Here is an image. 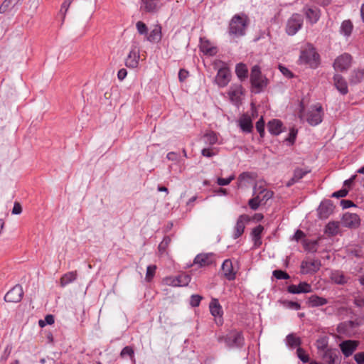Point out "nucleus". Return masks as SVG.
<instances>
[{
  "label": "nucleus",
  "instance_id": "obj_48",
  "mask_svg": "<svg viewBox=\"0 0 364 364\" xmlns=\"http://www.w3.org/2000/svg\"><path fill=\"white\" fill-rule=\"evenodd\" d=\"M296 354L298 358L304 363L309 362L310 358L308 354L306 353V351L302 348L299 347L296 349Z\"/></svg>",
  "mask_w": 364,
  "mask_h": 364
},
{
  "label": "nucleus",
  "instance_id": "obj_46",
  "mask_svg": "<svg viewBox=\"0 0 364 364\" xmlns=\"http://www.w3.org/2000/svg\"><path fill=\"white\" fill-rule=\"evenodd\" d=\"M264 120L263 119V117H261L259 120L256 122V129L259 134V136L261 138H263L264 136Z\"/></svg>",
  "mask_w": 364,
  "mask_h": 364
},
{
  "label": "nucleus",
  "instance_id": "obj_1",
  "mask_svg": "<svg viewBox=\"0 0 364 364\" xmlns=\"http://www.w3.org/2000/svg\"><path fill=\"white\" fill-rule=\"evenodd\" d=\"M249 17L245 13L235 14L230 19L228 28L229 36L233 38H240L246 34L249 25Z\"/></svg>",
  "mask_w": 364,
  "mask_h": 364
},
{
  "label": "nucleus",
  "instance_id": "obj_56",
  "mask_svg": "<svg viewBox=\"0 0 364 364\" xmlns=\"http://www.w3.org/2000/svg\"><path fill=\"white\" fill-rule=\"evenodd\" d=\"M348 193V191L346 188L341 189L338 191L333 193L331 197L333 198H343L346 197Z\"/></svg>",
  "mask_w": 364,
  "mask_h": 364
},
{
  "label": "nucleus",
  "instance_id": "obj_28",
  "mask_svg": "<svg viewBox=\"0 0 364 364\" xmlns=\"http://www.w3.org/2000/svg\"><path fill=\"white\" fill-rule=\"evenodd\" d=\"M21 0H4L0 6V14L16 11V6L21 4Z\"/></svg>",
  "mask_w": 364,
  "mask_h": 364
},
{
  "label": "nucleus",
  "instance_id": "obj_53",
  "mask_svg": "<svg viewBox=\"0 0 364 364\" xmlns=\"http://www.w3.org/2000/svg\"><path fill=\"white\" fill-rule=\"evenodd\" d=\"M202 299H203V297L198 294H193L191 296L190 304L193 307H197L200 305V303Z\"/></svg>",
  "mask_w": 364,
  "mask_h": 364
},
{
  "label": "nucleus",
  "instance_id": "obj_55",
  "mask_svg": "<svg viewBox=\"0 0 364 364\" xmlns=\"http://www.w3.org/2000/svg\"><path fill=\"white\" fill-rule=\"evenodd\" d=\"M234 179V176H230L229 178H218L217 183L219 186H223L228 185Z\"/></svg>",
  "mask_w": 364,
  "mask_h": 364
},
{
  "label": "nucleus",
  "instance_id": "obj_60",
  "mask_svg": "<svg viewBox=\"0 0 364 364\" xmlns=\"http://www.w3.org/2000/svg\"><path fill=\"white\" fill-rule=\"evenodd\" d=\"M201 154L208 158H210L215 155V154L209 148H204L201 151Z\"/></svg>",
  "mask_w": 364,
  "mask_h": 364
},
{
  "label": "nucleus",
  "instance_id": "obj_37",
  "mask_svg": "<svg viewBox=\"0 0 364 364\" xmlns=\"http://www.w3.org/2000/svg\"><path fill=\"white\" fill-rule=\"evenodd\" d=\"M331 279L333 282L338 284H344L348 282V279L343 273L338 270L333 271L331 273Z\"/></svg>",
  "mask_w": 364,
  "mask_h": 364
},
{
  "label": "nucleus",
  "instance_id": "obj_64",
  "mask_svg": "<svg viewBox=\"0 0 364 364\" xmlns=\"http://www.w3.org/2000/svg\"><path fill=\"white\" fill-rule=\"evenodd\" d=\"M354 303L357 306L364 308V297H356L354 300Z\"/></svg>",
  "mask_w": 364,
  "mask_h": 364
},
{
  "label": "nucleus",
  "instance_id": "obj_14",
  "mask_svg": "<svg viewBox=\"0 0 364 364\" xmlns=\"http://www.w3.org/2000/svg\"><path fill=\"white\" fill-rule=\"evenodd\" d=\"M341 223L346 228L356 229L360 225V219L355 213H346L343 215Z\"/></svg>",
  "mask_w": 364,
  "mask_h": 364
},
{
  "label": "nucleus",
  "instance_id": "obj_44",
  "mask_svg": "<svg viewBox=\"0 0 364 364\" xmlns=\"http://www.w3.org/2000/svg\"><path fill=\"white\" fill-rule=\"evenodd\" d=\"M127 355L129 356L131 360L134 358V350L132 346H127L122 348L120 356L124 358Z\"/></svg>",
  "mask_w": 364,
  "mask_h": 364
},
{
  "label": "nucleus",
  "instance_id": "obj_22",
  "mask_svg": "<svg viewBox=\"0 0 364 364\" xmlns=\"http://www.w3.org/2000/svg\"><path fill=\"white\" fill-rule=\"evenodd\" d=\"M342 353L345 357L350 356L358 347V343L353 340H346L339 344Z\"/></svg>",
  "mask_w": 364,
  "mask_h": 364
},
{
  "label": "nucleus",
  "instance_id": "obj_58",
  "mask_svg": "<svg viewBox=\"0 0 364 364\" xmlns=\"http://www.w3.org/2000/svg\"><path fill=\"white\" fill-rule=\"evenodd\" d=\"M279 70L282 72V73L284 75L287 76L289 78L293 77V76H294L293 73L287 68H286L283 65H279Z\"/></svg>",
  "mask_w": 364,
  "mask_h": 364
},
{
  "label": "nucleus",
  "instance_id": "obj_8",
  "mask_svg": "<svg viewBox=\"0 0 364 364\" xmlns=\"http://www.w3.org/2000/svg\"><path fill=\"white\" fill-rule=\"evenodd\" d=\"M353 58L351 55L344 53L338 55L333 63V67L336 71L345 72L351 66Z\"/></svg>",
  "mask_w": 364,
  "mask_h": 364
},
{
  "label": "nucleus",
  "instance_id": "obj_42",
  "mask_svg": "<svg viewBox=\"0 0 364 364\" xmlns=\"http://www.w3.org/2000/svg\"><path fill=\"white\" fill-rule=\"evenodd\" d=\"M287 345L291 348L299 346L301 343L300 338L295 336L293 333H289L286 337Z\"/></svg>",
  "mask_w": 364,
  "mask_h": 364
},
{
  "label": "nucleus",
  "instance_id": "obj_25",
  "mask_svg": "<svg viewBox=\"0 0 364 364\" xmlns=\"http://www.w3.org/2000/svg\"><path fill=\"white\" fill-rule=\"evenodd\" d=\"M240 128L243 132L251 133L253 129V124L251 117L247 114H244L238 121Z\"/></svg>",
  "mask_w": 364,
  "mask_h": 364
},
{
  "label": "nucleus",
  "instance_id": "obj_36",
  "mask_svg": "<svg viewBox=\"0 0 364 364\" xmlns=\"http://www.w3.org/2000/svg\"><path fill=\"white\" fill-rule=\"evenodd\" d=\"M364 80V72L362 70H353L350 76L349 80L351 84L355 85L360 83Z\"/></svg>",
  "mask_w": 364,
  "mask_h": 364
},
{
  "label": "nucleus",
  "instance_id": "obj_11",
  "mask_svg": "<svg viewBox=\"0 0 364 364\" xmlns=\"http://www.w3.org/2000/svg\"><path fill=\"white\" fill-rule=\"evenodd\" d=\"M306 21L311 25L316 23L321 17V11L316 6L306 5L302 9Z\"/></svg>",
  "mask_w": 364,
  "mask_h": 364
},
{
  "label": "nucleus",
  "instance_id": "obj_51",
  "mask_svg": "<svg viewBox=\"0 0 364 364\" xmlns=\"http://www.w3.org/2000/svg\"><path fill=\"white\" fill-rule=\"evenodd\" d=\"M171 242V238L169 236H165L161 243L159 245V251L164 252Z\"/></svg>",
  "mask_w": 364,
  "mask_h": 364
},
{
  "label": "nucleus",
  "instance_id": "obj_52",
  "mask_svg": "<svg viewBox=\"0 0 364 364\" xmlns=\"http://www.w3.org/2000/svg\"><path fill=\"white\" fill-rule=\"evenodd\" d=\"M309 172V171H305L302 168H297L294 171L293 176L295 178V180H297L298 181L304 177L306 174H307Z\"/></svg>",
  "mask_w": 364,
  "mask_h": 364
},
{
  "label": "nucleus",
  "instance_id": "obj_47",
  "mask_svg": "<svg viewBox=\"0 0 364 364\" xmlns=\"http://www.w3.org/2000/svg\"><path fill=\"white\" fill-rule=\"evenodd\" d=\"M136 28L139 35H144L146 36L148 34V27L143 21H137L136 23Z\"/></svg>",
  "mask_w": 364,
  "mask_h": 364
},
{
  "label": "nucleus",
  "instance_id": "obj_15",
  "mask_svg": "<svg viewBox=\"0 0 364 364\" xmlns=\"http://www.w3.org/2000/svg\"><path fill=\"white\" fill-rule=\"evenodd\" d=\"M321 266L319 259L304 260L301 264V272L305 274L315 273L320 269Z\"/></svg>",
  "mask_w": 364,
  "mask_h": 364
},
{
  "label": "nucleus",
  "instance_id": "obj_3",
  "mask_svg": "<svg viewBox=\"0 0 364 364\" xmlns=\"http://www.w3.org/2000/svg\"><path fill=\"white\" fill-rule=\"evenodd\" d=\"M252 196L253 197L248 201V205L252 210H256L260 205H265L273 197L274 192L262 186L257 187L255 184L253 187Z\"/></svg>",
  "mask_w": 364,
  "mask_h": 364
},
{
  "label": "nucleus",
  "instance_id": "obj_59",
  "mask_svg": "<svg viewBox=\"0 0 364 364\" xmlns=\"http://www.w3.org/2000/svg\"><path fill=\"white\" fill-rule=\"evenodd\" d=\"M354 360L358 364L364 363V352H358L354 355Z\"/></svg>",
  "mask_w": 364,
  "mask_h": 364
},
{
  "label": "nucleus",
  "instance_id": "obj_45",
  "mask_svg": "<svg viewBox=\"0 0 364 364\" xmlns=\"http://www.w3.org/2000/svg\"><path fill=\"white\" fill-rule=\"evenodd\" d=\"M156 265H149L146 268V277L145 279L146 282H151L156 273Z\"/></svg>",
  "mask_w": 364,
  "mask_h": 364
},
{
  "label": "nucleus",
  "instance_id": "obj_17",
  "mask_svg": "<svg viewBox=\"0 0 364 364\" xmlns=\"http://www.w3.org/2000/svg\"><path fill=\"white\" fill-rule=\"evenodd\" d=\"M139 48L135 45H132L129 55L125 60L126 66L130 68H136L139 65Z\"/></svg>",
  "mask_w": 364,
  "mask_h": 364
},
{
  "label": "nucleus",
  "instance_id": "obj_19",
  "mask_svg": "<svg viewBox=\"0 0 364 364\" xmlns=\"http://www.w3.org/2000/svg\"><path fill=\"white\" fill-rule=\"evenodd\" d=\"M333 80L334 87L341 95L344 96L348 93V82L341 75L338 73L334 74Z\"/></svg>",
  "mask_w": 364,
  "mask_h": 364
},
{
  "label": "nucleus",
  "instance_id": "obj_63",
  "mask_svg": "<svg viewBox=\"0 0 364 364\" xmlns=\"http://www.w3.org/2000/svg\"><path fill=\"white\" fill-rule=\"evenodd\" d=\"M22 212V207L18 202H15L12 210V213L14 215H18Z\"/></svg>",
  "mask_w": 364,
  "mask_h": 364
},
{
  "label": "nucleus",
  "instance_id": "obj_33",
  "mask_svg": "<svg viewBox=\"0 0 364 364\" xmlns=\"http://www.w3.org/2000/svg\"><path fill=\"white\" fill-rule=\"evenodd\" d=\"M316 346L318 354L328 350L330 348L328 347V337L326 336L319 337L316 341Z\"/></svg>",
  "mask_w": 364,
  "mask_h": 364
},
{
  "label": "nucleus",
  "instance_id": "obj_9",
  "mask_svg": "<svg viewBox=\"0 0 364 364\" xmlns=\"http://www.w3.org/2000/svg\"><path fill=\"white\" fill-rule=\"evenodd\" d=\"M325 364H341V355L336 348H331L318 354Z\"/></svg>",
  "mask_w": 364,
  "mask_h": 364
},
{
  "label": "nucleus",
  "instance_id": "obj_20",
  "mask_svg": "<svg viewBox=\"0 0 364 364\" xmlns=\"http://www.w3.org/2000/svg\"><path fill=\"white\" fill-rule=\"evenodd\" d=\"M243 94V87L240 84H235L230 86L228 95L230 101L235 105L241 102L240 96Z\"/></svg>",
  "mask_w": 364,
  "mask_h": 364
},
{
  "label": "nucleus",
  "instance_id": "obj_50",
  "mask_svg": "<svg viewBox=\"0 0 364 364\" xmlns=\"http://www.w3.org/2000/svg\"><path fill=\"white\" fill-rule=\"evenodd\" d=\"M264 230V227L261 225L254 228L251 232L252 239L262 237V233Z\"/></svg>",
  "mask_w": 364,
  "mask_h": 364
},
{
  "label": "nucleus",
  "instance_id": "obj_4",
  "mask_svg": "<svg viewBox=\"0 0 364 364\" xmlns=\"http://www.w3.org/2000/svg\"><path fill=\"white\" fill-rule=\"evenodd\" d=\"M250 80L252 89V92L255 94L263 92L269 84V80L265 75H262L261 68L258 65L252 68Z\"/></svg>",
  "mask_w": 364,
  "mask_h": 364
},
{
  "label": "nucleus",
  "instance_id": "obj_26",
  "mask_svg": "<svg viewBox=\"0 0 364 364\" xmlns=\"http://www.w3.org/2000/svg\"><path fill=\"white\" fill-rule=\"evenodd\" d=\"M141 11L146 13L154 14L159 10V5L156 0H141Z\"/></svg>",
  "mask_w": 364,
  "mask_h": 364
},
{
  "label": "nucleus",
  "instance_id": "obj_31",
  "mask_svg": "<svg viewBox=\"0 0 364 364\" xmlns=\"http://www.w3.org/2000/svg\"><path fill=\"white\" fill-rule=\"evenodd\" d=\"M77 276V274L76 271L68 272L64 274L60 279V286L62 287H65L69 284L73 282L76 280Z\"/></svg>",
  "mask_w": 364,
  "mask_h": 364
},
{
  "label": "nucleus",
  "instance_id": "obj_7",
  "mask_svg": "<svg viewBox=\"0 0 364 364\" xmlns=\"http://www.w3.org/2000/svg\"><path fill=\"white\" fill-rule=\"evenodd\" d=\"M304 18L299 14H293L288 19L286 26V32L289 36L295 35L302 27Z\"/></svg>",
  "mask_w": 364,
  "mask_h": 364
},
{
  "label": "nucleus",
  "instance_id": "obj_43",
  "mask_svg": "<svg viewBox=\"0 0 364 364\" xmlns=\"http://www.w3.org/2000/svg\"><path fill=\"white\" fill-rule=\"evenodd\" d=\"M298 133V129L295 127H292L289 130V133L288 136L285 139V141L289 142L290 145H293L295 143L296 136Z\"/></svg>",
  "mask_w": 364,
  "mask_h": 364
},
{
  "label": "nucleus",
  "instance_id": "obj_61",
  "mask_svg": "<svg viewBox=\"0 0 364 364\" xmlns=\"http://www.w3.org/2000/svg\"><path fill=\"white\" fill-rule=\"evenodd\" d=\"M251 178H252V173L250 172H242L238 176V180L240 181H247Z\"/></svg>",
  "mask_w": 364,
  "mask_h": 364
},
{
  "label": "nucleus",
  "instance_id": "obj_57",
  "mask_svg": "<svg viewBox=\"0 0 364 364\" xmlns=\"http://www.w3.org/2000/svg\"><path fill=\"white\" fill-rule=\"evenodd\" d=\"M189 75L188 71L185 69H180L178 72V79L180 82H184Z\"/></svg>",
  "mask_w": 364,
  "mask_h": 364
},
{
  "label": "nucleus",
  "instance_id": "obj_23",
  "mask_svg": "<svg viewBox=\"0 0 364 364\" xmlns=\"http://www.w3.org/2000/svg\"><path fill=\"white\" fill-rule=\"evenodd\" d=\"M213 262V253H201L196 256L193 260V264H198L199 267H203L210 265Z\"/></svg>",
  "mask_w": 364,
  "mask_h": 364
},
{
  "label": "nucleus",
  "instance_id": "obj_5",
  "mask_svg": "<svg viewBox=\"0 0 364 364\" xmlns=\"http://www.w3.org/2000/svg\"><path fill=\"white\" fill-rule=\"evenodd\" d=\"M306 122L311 126H316L323 120V107L320 104H316L311 107L306 114Z\"/></svg>",
  "mask_w": 364,
  "mask_h": 364
},
{
  "label": "nucleus",
  "instance_id": "obj_39",
  "mask_svg": "<svg viewBox=\"0 0 364 364\" xmlns=\"http://www.w3.org/2000/svg\"><path fill=\"white\" fill-rule=\"evenodd\" d=\"M203 140L205 144L213 146L218 142V135L213 131H210L203 135Z\"/></svg>",
  "mask_w": 364,
  "mask_h": 364
},
{
  "label": "nucleus",
  "instance_id": "obj_10",
  "mask_svg": "<svg viewBox=\"0 0 364 364\" xmlns=\"http://www.w3.org/2000/svg\"><path fill=\"white\" fill-rule=\"evenodd\" d=\"M191 280V276L184 273L179 274L175 277H166L164 279V282L166 285L172 287L188 286Z\"/></svg>",
  "mask_w": 364,
  "mask_h": 364
},
{
  "label": "nucleus",
  "instance_id": "obj_62",
  "mask_svg": "<svg viewBox=\"0 0 364 364\" xmlns=\"http://www.w3.org/2000/svg\"><path fill=\"white\" fill-rule=\"evenodd\" d=\"M341 205L343 209L349 208L350 207L355 206L354 203L350 200H341Z\"/></svg>",
  "mask_w": 364,
  "mask_h": 364
},
{
  "label": "nucleus",
  "instance_id": "obj_49",
  "mask_svg": "<svg viewBox=\"0 0 364 364\" xmlns=\"http://www.w3.org/2000/svg\"><path fill=\"white\" fill-rule=\"evenodd\" d=\"M273 276L277 279H289L290 278V276L287 272L285 271L281 270V269H276L274 270L272 272Z\"/></svg>",
  "mask_w": 364,
  "mask_h": 364
},
{
  "label": "nucleus",
  "instance_id": "obj_41",
  "mask_svg": "<svg viewBox=\"0 0 364 364\" xmlns=\"http://www.w3.org/2000/svg\"><path fill=\"white\" fill-rule=\"evenodd\" d=\"M200 49L205 55L210 56H213L217 53V48L211 46L208 41L202 43Z\"/></svg>",
  "mask_w": 364,
  "mask_h": 364
},
{
  "label": "nucleus",
  "instance_id": "obj_38",
  "mask_svg": "<svg viewBox=\"0 0 364 364\" xmlns=\"http://www.w3.org/2000/svg\"><path fill=\"white\" fill-rule=\"evenodd\" d=\"M339 223L338 222H329L325 228V232L331 236H335L338 233Z\"/></svg>",
  "mask_w": 364,
  "mask_h": 364
},
{
  "label": "nucleus",
  "instance_id": "obj_27",
  "mask_svg": "<svg viewBox=\"0 0 364 364\" xmlns=\"http://www.w3.org/2000/svg\"><path fill=\"white\" fill-rule=\"evenodd\" d=\"M221 270L228 280L232 281L235 279V272L233 270L232 263L230 259H228L223 262Z\"/></svg>",
  "mask_w": 364,
  "mask_h": 364
},
{
  "label": "nucleus",
  "instance_id": "obj_16",
  "mask_svg": "<svg viewBox=\"0 0 364 364\" xmlns=\"http://www.w3.org/2000/svg\"><path fill=\"white\" fill-rule=\"evenodd\" d=\"M334 205L331 200L322 201L318 208V215L320 219L328 218L333 212Z\"/></svg>",
  "mask_w": 364,
  "mask_h": 364
},
{
  "label": "nucleus",
  "instance_id": "obj_54",
  "mask_svg": "<svg viewBox=\"0 0 364 364\" xmlns=\"http://www.w3.org/2000/svg\"><path fill=\"white\" fill-rule=\"evenodd\" d=\"M74 0H64L63 3L61 5L60 13L63 14V17H65V14L67 13L71 3Z\"/></svg>",
  "mask_w": 364,
  "mask_h": 364
},
{
  "label": "nucleus",
  "instance_id": "obj_29",
  "mask_svg": "<svg viewBox=\"0 0 364 364\" xmlns=\"http://www.w3.org/2000/svg\"><path fill=\"white\" fill-rule=\"evenodd\" d=\"M209 309L210 314L215 318H222L223 315V311L221 305L219 303L218 299L213 298L209 304Z\"/></svg>",
  "mask_w": 364,
  "mask_h": 364
},
{
  "label": "nucleus",
  "instance_id": "obj_32",
  "mask_svg": "<svg viewBox=\"0 0 364 364\" xmlns=\"http://www.w3.org/2000/svg\"><path fill=\"white\" fill-rule=\"evenodd\" d=\"M328 303L326 299L319 296L316 294L311 295L308 299V304L309 306L317 307L321 306Z\"/></svg>",
  "mask_w": 364,
  "mask_h": 364
},
{
  "label": "nucleus",
  "instance_id": "obj_35",
  "mask_svg": "<svg viewBox=\"0 0 364 364\" xmlns=\"http://www.w3.org/2000/svg\"><path fill=\"white\" fill-rule=\"evenodd\" d=\"M353 25L350 20H345L342 22L340 27V32L346 37H349L353 31Z\"/></svg>",
  "mask_w": 364,
  "mask_h": 364
},
{
  "label": "nucleus",
  "instance_id": "obj_30",
  "mask_svg": "<svg viewBox=\"0 0 364 364\" xmlns=\"http://www.w3.org/2000/svg\"><path fill=\"white\" fill-rule=\"evenodd\" d=\"M282 122L279 119H272L268 122L269 132L274 136L279 135L282 132Z\"/></svg>",
  "mask_w": 364,
  "mask_h": 364
},
{
  "label": "nucleus",
  "instance_id": "obj_40",
  "mask_svg": "<svg viewBox=\"0 0 364 364\" xmlns=\"http://www.w3.org/2000/svg\"><path fill=\"white\" fill-rule=\"evenodd\" d=\"M303 245L305 250L310 252H316L317 251V247L318 245V240H304L303 242Z\"/></svg>",
  "mask_w": 364,
  "mask_h": 364
},
{
  "label": "nucleus",
  "instance_id": "obj_13",
  "mask_svg": "<svg viewBox=\"0 0 364 364\" xmlns=\"http://www.w3.org/2000/svg\"><path fill=\"white\" fill-rule=\"evenodd\" d=\"M250 217L246 214H242L238 217L234 227L232 234L233 239H237L243 234L245 228V224L250 221Z\"/></svg>",
  "mask_w": 364,
  "mask_h": 364
},
{
  "label": "nucleus",
  "instance_id": "obj_34",
  "mask_svg": "<svg viewBox=\"0 0 364 364\" xmlns=\"http://www.w3.org/2000/svg\"><path fill=\"white\" fill-rule=\"evenodd\" d=\"M235 73L241 81L245 80L248 76L247 65L242 63H237L235 67Z\"/></svg>",
  "mask_w": 364,
  "mask_h": 364
},
{
  "label": "nucleus",
  "instance_id": "obj_2",
  "mask_svg": "<svg viewBox=\"0 0 364 364\" xmlns=\"http://www.w3.org/2000/svg\"><path fill=\"white\" fill-rule=\"evenodd\" d=\"M299 60L300 64L316 69L320 65V55L312 44L307 43L301 48Z\"/></svg>",
  "mask_w": 364,
  "mask_h": 364
},
{
  "label": "nucleus",
  "instance_id": "obj_6",
  "mask_svg": "<svg viewBox=\"0 0 364 364\" xmlns=\"http://www.w3.org/2000/svg\"><path fill=\"white\" fill-rule=\"evenodd\" d=\"M224 341L230 348H242L245 344V338L242 331H231L225 337Z\"/></svg>",
  "mask_w": 364,
  "mask_h": 364
},
{
  "label": "nucleus",
  "instance_id": "obj_18",
  "mask_svg": "<svg viewBox=\"0 0 364 364\" xmlns=\"http://www.w3.org/2000/svg\"><path fill=\"white\" fill-rule=\"evenodd\" d=\"M230 77V70L226 67H223L218 70L215 81L219 87H224L229 83Z\"/></svg>",
  "mask_w": 364,
  "mask_h": 364
},
{
  "label": "nucleus",
  "instance_id": "obj_21",
  "mask_svg": "<svg viewBox=\"0 0 364 364\" xmlns=\"http://www.w3.org/2000/svg\"><path fill=\"white\" fill-rule=\"evenodd\" d=\"M311 291V286L306 282H300L298 285L291 284L287 287V291L293 294L309 293Z\"/></svg>",
  "mask_w": 364,
  "mask_h": 364
},
{
  "label": "nucleus",
  "instance_id": "obj_12",
  "mask_svg": "<svg viewBox=\"0 0 364 364\" xmlns=\"http://www.w3.org/2000/svg\"><path fill=\"white\" fill-rule=\"evenodd\" d=\"M23 287L20 284H16L4 296V301L10 303L20 302L23 296Z\"/></svg>",
  "mask_w": 364,
  "mask_h": 364
},
{
  "label": "nucleus",
  "instance_id": "obj_24",
  "mask_svg": "<svg viewBox=\"0 0 364 364\" xmlns=\"http://www.w3.org/2000/svg\"><path fill=\"white\" fill-rule=\"evenodd\" d=\"M162 28L159 24H156L154 26L150 33L146 36V39L152 43H159L162 38Z\"/></svg>",
  "mask_w": 364,
  "mask_h": 364
}]
</instances>
